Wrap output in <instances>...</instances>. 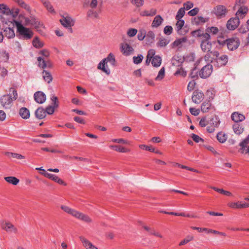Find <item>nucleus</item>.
<instances>
[{"label": "nucleus", "instance_id": "1", "mask_svg": "<svg viewBox=\"0 0 249 249\" xmlns=\"http://www.w3.org/2000/svg\"><path fill=\"white\" fill-rule=\"evenodd\" d=\"M10 92H12V94L4 95L0 99L1 105L6 109L10 108L12 106L13 101L16 100L18 98L17 91L14 88H10Z\"/></svg>", "mask_w": 249, "mask_h": 249}, {"label": "nucleus", "instance_id": "2", "mask_svg": "<svg viewBox=\"0 0 249 249\" xmlns=\"http://www.w3.org/2000/svg\"><path fill=\"white\" fill-rule=\"evenodd\" d=\"M15 24L17 28V32L19 34L20 38L27 40L33 37V33L32 31L24 27L19 21H15Z\"/></svg>", "mask_w": 249, "mask_h": 249}, {"label": "nucleus", "instance_id": "3", "mask_svg": "<svg viewBox=\"0 0 249 249\" xmlns=\"http://www.w3.org/2000/svg\"><path fill=\"white\" fill-rule=\"evenodd\" d=\"M218 42L220 45L226 44L228 49L231 51L237 49L240 43L239 39L236 37L230 38L223 41L218 40Z\"/></svg>", "mask_w": 249, "mask_h": 249}, {"label": "nucleus", "instance_id": "4", "mask_svg": "<svg viewBox=\"0 0 249 249\" xmlns=\"http://www.w3.org/2000/svg\"><path fill=\"white\" fill-rule=\"evenodd\" d=\"M59 21L64 27L71 30V27L74 24L73 19L67 14L62 16Z\"/></svg>", "mask_w": 249, "mask_h": 249}, {"label": "nucleus", "instance_id": "5", "mask_svg": "<svg viewBox=\"0 0 249 249\" xmlns=\"http://www.w3.org/2000/svg\"><path fill=\"white\" fill-rule=\"evenodd\" d=\"M227 13L228 10L224 5H217L213 9V13L218 18L225 17Z\"/></svg>", "mask_w": 249, "mask_h": 249}, {"label": "nucleus", "instance_id": "6", "mask_svg": "<svg viewBox=\"0 0 249 249\" xmlns=\"http://www.w3.org/2000/svg\"><path fill=\"white\" fill-rule=\"evenodd\" d=\"M213 71V66L208 64L204 66L199 71V75L202 78L205 79L209 77Z\"/></svg>", "mask_w": 249, "mask_h": 249}, {"label": "nucleus", "instance_id": "7", "mask_svg": "<svg viewBox=\"0 0 249 249\" xmlns=\"http://www.w3.org/2000/svg\"><path fill=\"white\" fill-rule=\"evenodd\" d=\"M240 24V19L236 17L229 19L227 22V28L229 30H235Z\"/></svg>", "mask_w": 249, "mask_h": 249}, {"label": "nucleus", "instance_id": "8", "mask_svg": "<svg viewBox=\"0 0 249 249\" xmlns=\"http://www.w3.org/2000/svg\"><path fill=\"white\" fill-rule=\"evenodd\" d=\"M24 23L25 25H31L37 28L40 25L41 23L34 17H30V18H25Z\"/></svg>", "mask_w": 249, "mask_h": 249}, {"label": "nucleus", "instance_id": "9", "mask_svg": "<svg viewBox=\"0 0 249 249\" xmlns=\"http://www.w3.org/2000/svg\"><path fill=\"white\" fill-rule=\"evenodd\" d=\"M121 51L124 55L128 56L133 53V48L127 43H123L121 45Z\"/></svg>", "mask_w": 249, "mask_h": 249}, {"label": "nucleus", "instance_id": "10", "mask_svg": "<svg viewBox=\"0 0 249 249\" xmlns=\"http://www.w3.org/2000/svg\"><path fill=\"white\" fill-rule=\"evenodd\" d=\"M2 228L8 233H17L18 232V229L13 224L9 222H6L4 223L2 225Z\"/></svg>", "mask_w": 249, "mask_h": 249}, {"label": "nucleus", "instance_id": "11", "mask_svg": "<svg viewBox=\"0 0 249 249\" xmlns=\"http://www.w3.org/2000/svg\"><path fill=\"white\" fill-rule=\"evenodd\" d=\"M187 41V38L186 37H183L176 39L172 44L171 47L173 49H180L183 46L184 43Z\"/></svg>", "mask_w": 249, "mask_h": 249}, {"label": "nucleus", "instance_id": "12", "mask_svg": "<svg viewBox=\"0 0 249 249\" xmlns=\"http://www.w3.org/2000/svg\"><path fill=\"white\" fill-rule=\"evenodd\" d=\"M229 207L232 209H243L249 207V203H242L240 201L231 202L228 204Z\"/></svg>", "mask_w": 249, "mask_h": 249}, {"label": "nucleus", "instance_id": "13", "mask_svg": "<svg viewBox=\"0 0 249 249\" xmlns=\"http://www.w3.org/2000/svg\"><path fill=\"white\" fill-rule=\"evenodd\" d=\"M74 217L85 222L89 223L92 222V219L87 214L77 211Z\"/></svg>", "mask_w": 249, "mask_h": 249}, {"label": "nucleus", "instance_id": "14", "mask_svg": "<svg viewBox=\"0 0 249 249\" xmlns=\"http://www.w3.org/2000/svg\"><path fill=\"white\" fill-rule=\"evenodd\" d=\"M34 98L36 102L39 104H43L46 99V95L40 91L35 93Z\"/></svg>", "mask_w": 249, "mask_h": 249}, {"label": "nucleus", "instance_id": "15", "mask_svg": "<svg viewBox=\"0 0 249 249\" xmlns=\"http://www.w3.org/2000/svg\"><path fill=\"white\" fill-rule=\"evenodd\" d=\"M203 98L204 94L203 92L198 91H195L193 92L192 99L194 103L196 104H199L203 99Z\"/></svg>", "mask_w": 249, "mask_h": 249}, {"label": "nucleus", "instance_id": "16", "mask_svg": "<svg viewBox=\"0 0 249 249\" xmlns=\"http://www.w3.org/2000/svg\"><path fill=\"white\" fill-rule=\"evenodd\" d=\"M228 56L223 54L217 57V59L213 63H216L215 65H216L217 67H221L225 65L228 62Z\"/></svg>", "mask_w": 249, "mask_h": 249}, {"label": "nucleus", "instance_id": "17", "mask_svg": "<svg viewBox=\"0 0 249 249\" xmlns=\"http://www.w3.org/2000/svg\"><path fill=\"white\" fill-rule=\"evenodd\" d=\"M97 68L102 70L107 74L109 75L110 73V71L108 67L107 63L105 62V60H102L98 65Z\"/></svg>", "mask_w": 249, "mask_h": 249}, {"label": "nucleus", "instance_id": "18", "mask_svg": "<svg viewBox=\"0 0 249 249\" xmlns=\"http://www.w3.org/2000/svg\"><path fill=\"white\" fill-rule=\"evenodd\" d=\"M248 11V9L245 6H241L236 13V17L239 19L243 18Z\"/></svg>", "mask_w": 249, "mask_h": 249}, {"label": "nucleus", "instance_id": "19", "mask_svg": "<svg viewBox=\"0 0 249 249\" xmlns=\"http://www.w3.org/2000/svg\"><path fill=\"white\" fill-rule=\"evenodd\" d=\"M163 18L160 15H157L154 18L151 26L154 28L159 27L163 22Z\"/></svg>", "mask_w": 249, "mask_h": 249}, {"label": "nucleus", "instance_id": "20", "mask_svg": "<svg viewBox=\"0 0 249 249\" xmlns=\"http://www.w3.org/2000/svg\"><path fill=\"white\" fill-rule=\"evenodd\" d=\"M231 118L232 120L236 123L243 121L245 119V117L244 115L237 112H233L231 114Z\"/></svg>", "mask_w": 249, "mask_h": 249}, {"label": "nucleus", "instance_id": "21", "mask_svg": "<svg viewBox=\"0 0 249 249\" xmlns=\"http://www.w3.org/2000/svg\"><path fill=\"white\" fill-rule=\"evenodd\" d=\"M201 48L204 52H209L212 48V43L210 41L202 40L201 43Z\"/></svg>", "mask_w": 249, "mask_h": 249}, {"label": "nucleus", "instance_id": "22", "mask_svg": "<svg viewBox=\"0 0 249 249\" xmlns=\"http://www.w3.org/2000/svg\"><path fill=\"white\" fill-rule=\"evenodd\" d=\"M157 10L151 8L149 10H145L142 11L140 15L143 17H152L157 14Z\"/></svg>", "mask_w": 249, "mask_h": 249}, {"label": "nucleus", "instance_id": "23", "mask_svg": "<svg viewBox=\"0 0 249 249\" xmlns=\"http://www.w3.org/2000/svg\"><path fill=\"white\" fill-rule=\"evenodd\" d=\"M35 115L37 118L42 119L46 116L45 110L42 107H38L35 112Z\"/></svg>", "mask_w": 249, "mask_h": 249}, {"label": "nucleus", "instance_id": "24", "mask_svg": "<svg viewBox=\"0 0 249 249\" xmlns=\"http://www.w3.org/2000/svg\"><path fill=\"white\" fill-rule=\"evenodd\" d=\"M220 121L217 116H214L210 119L209 124L214 127H217L220 124Z\"/></svg>", "mask_w": 249, "mask_h": 249}, {"label": "nucleus", "instance_id": "25", "mask_svg": "<svg viewBox=\"0 0 249 249\" xmlns=\"http://www.w3.org/2000/svg\"><path fill=\"white\" fill-rule=\"evenodd\" d=\"M20 116L24 119H28L30 117L29 110L26 107H22L19 112Z\"/></svg>", "mask_w": 249, "mask_h": 249}, {"label": "nucleus", "instance_id": "26", "mask_svg": "<svg viewBox=\"0 0 249 249\" xmlns=\"http://www.w3.org/2000/svg\"><path fill=\"white\" fill-rule=\"evenodd\" d=\"M232 128L234 132L237 135L242 134L244 131V128L243 126L238 123H236L233 124Z\"/></svg>", "mask_w": 249, "mask_h": 249}, {"label": "nucleus", "instance_id": "27", "mask_svg": "<svg viewBox=\"0 0 249 249\" xmlns=\"http://www.w3.org/2000/svg\"><path fill=\"white\" fill-rule=\"evenodd\" d=\"M4 178L6 181L14 185H17L19 182V180L15 177H6Z\"/></svg>", "mask_w": 249, "mask_h": 249}, {"label": "nucleus", "instance_id": "28", "mask_svg": "<svg viewBox=\"0 0 249 249\" xmlns=\"http://www.w3.org/2000/svg\"><path fill=\"white\" fill-rule=\"evenodd\" d=\"M4 36L8 38H13L15 36V32L13 29L11 28H6L4 30Z\"/></svg>", "mask_w": 249, "mask_h": 249}, {"label": "nucleus", "instance_id": "29", "mask_svg": "<svg viewBox=\"0 0 249 249\" xmlns=\"http://www.w3.org/2000/svg\"><path fill=\"white\" fill-rule=\"evenodd\" d=\"M0 13L6 15L12 14L10 9L4 4H0Z\"/></svg>", "mask_w": 249, "mask_h": 249}, {"label": "nucleus", "instance_id": "30", "mask_svg": "<svg viewBox=\"0 0 249 249\" xmlns=\"http://www.w3.org/2000/svg\"><path fill=\"white\" fill-rule=\"evenodd\" d=\"M161 63V58L158 55L154 56L152 59L151 63L153 67H159Z\"/></svg>", "mask_w": 249, "mask_h": 249}, {"label": "nucleus", "instance_id": "31", "mask_svg": "<svg viewBox=\"0 0 249 249\" xmlns=\"http://www.w3.org/2000/svg\"><path fill=\"white\" fill-rule=\"evenodd\" d=\"M61 209L62 210H63L66 213L71 215L72 216H73L74 217L75 214L77 212L76 210L72 209L70 208L69 207L65 206V205H61Z\"/></svg>", "mask_w": 249, "mask_h": 249}, {"label": "nucleus", "instance_id": "32", "mask_svg": "<svg viewBox=\"0 0 249 249\" xmlns=\"http://www.w3.org/2000/svg\"><path fill=\"white\" fill-rule=\"evenodd\" d=\"M42 76L44 80L48 83H50L52 81L53 77L52 75L49 72L45 70H43L42 72Z\"/></svg>", "mask_w": 249, "mask_h": 249}, {"label": "nucleus", "instance_id": "33", "mask_svg": "<svg viewBox=\"0 0 249 249\" xmlns=\"http://www.w3.org/2000/svg\"><path fill=\"white\" fill-rule=\"evenodd\" d=\"M207 19L202 16H197L194 18L193 23L196 25H199L206 22Z\"/></svg>", "mask_w": 249, "mask_h": 249}, {"label": "nucleus", "instance_id": "34", "mask_svg": "<svg viewBox=\"0 0 249 249\" xmlns=\"http://www.w3.org/2000/svg\"><path fill=\"white\" fill-rule=\"evenodd\" d=\"M103 60H105V62H106L107 63L109 62L113 66L115 65V57L112 53H110L106 58Z\"/></svg>", "mask_w": 249, "mask_h": 249}, {"label": "nucleus", "instance_id": "35", "mask_svg": "<svg viewBox=\"0 0 249 249\" xmlns=\"http://www.w3.org/2000/svg\"><path fill=\"white\" fill-rule=\"evenodd\" d=\"M211 106H212V104L209 101H207V102H206V101L204 102L201 105V111L203 112H207L210 109Z\"/></svg>", "mask_w": 249, "mask_h": 249}, {"label": "nucleus", "instance_id": "36", "mask_svg": "<svg viewBox=\"0 0 249 249\" xmlns=\"http://www.w3.org/2000/svg\"><path fill=\"white\" fill-rule=\"evenodd\" d=\"M5 155L8 157H12L18 160L25 159V157L21 154L12 152H5Z\"/></svg>", "mask_w": 249, "mask_h": 249}, {"label": "nucleus", "instance_id": "37", "mask_svg": "<svg viewBox=\"0 0 249 249\" xmlns=\"http://www.w3.org/2000/svg\"><path fill=\"white\" fill-rule=\"evenodd\" d=\"M146 31L145 29L141 28L138 31L137 37L139 40L142 41L146 37Z\"/></svg>", "mask_w": 249, "mask_h": 249}, {"label": "nucleus", "instance_id": "38", "mask_svg": "<svg viewBox=\"0 0 249 249\" xmlns=\"http://www.w3.org/2000/svg\"><path fill=\"white\" fill-rule=\"evenodd\" d=\"M109 147L111 149L114 150L116 151L121 153H126L129 151V150L124 148L123 147L117 145H110Z\"/></svg>", "mask_w": 249, "mask_h": 249}, {"label": "nucleus", "instance_id": "39", "mask_svg": "<svg viewBox=\"0 0 249 249\" xmlns=\"http://www.w3.org/2000/svg\"><path fill=\"white\" fill-rule=\"evenodd\" d=\"M170 42V40L167 38H160L157 43V46L163 47L166 46L167 44H168Z\"/></svg>", "mask_w": 249, "mask_h": 249}, {"label": "nucleus", "instance_id": "40", "mask_svg": "<svg viewBox=\"0 0 249 249\" xmlns=\"http://www.w3.org/2000/svg\"><path fill=\"white\" fill-rule=\"evenodd\" d=\"M178 21L176 23V30L178 34H181V29L183 26L184 24V21L183 19H177Z\"/></svg>", "mask_w": 249, "mask_h": 249}, {"label": "nucleus", "instance_id": "41", "mask_svg": "<svg viewBox=\"0 0 249 249\" xmlns=\"http://www.w3.org/2000/svg\"><path fill=\"white\" fill-rule=\"evenodd\" d=\"M44 6L47 8L48 11L52 13V14H54L55 11L54 9L53 8V6L51 4V3L48 1H45L43 2Z\"/></svg>", "mask_w": 249, "mask_h": 249}, {"label": "nucleus", "instance_id": "42", "mask_svg": "<svg viewBox=\"0 0 249 249\" xmlns=\"http://www.w3.org/2000/svg\"><path fill=\"white\" fill-rule=\"evenodd\" d=\"M155 37V35L154 33L152 31H148L147 33H146V39L149 42H153Z\"/></svg>", "mask_w": 249, "mask_h": 249}, {"label": "nucleus", "instance_id": "43", "mask_svg": "<svg viewBox=\"0 0 249 249\" xmlns=\"http://www.w3.org/2000/svg\"><path fill=\"white\" fill-rule=\"evenodd\" d=\"M165 76V69L162 67L159 71L157 76L155 78L156 81L161 80Z\"/></svg>", "mask_w": 249, "mask_h": 249}, {"label": "nucleus", "instance_id": "44", "mask_svg": "<svg viewBox=\"0 0 249 249\" xmlns=\"http://www.w3.org/2000/svg\"><path fill=\"white\" fill-rule=\"evenodd\" d=\"M171 62L174 66H179L182 62V59L178 56H174L172 59Z\"/></svg>", "mask_w": 249, "mask_h": 249}, {"label": "nucleus", "instance_id": "45", "mask_svg": "<svg viewBox=\"0 0 249 249\" xmlns=\"http://www.w3.org/2000/svg\"><path fill=\"white\" fill-rule=\"evenodd\" d=\"M217 140L221 143H224L227 140V137L225 134L221 132L218 133L216 135Z\"/></svg>", "mask_w": 249, "mask_h": 249}, {"label": "nucleus", "instance_id": "46", "mask_svg": "<svg viewBox=\"0 0 249 249\" xmlns=\"http://www.w3.org/2000/svg\"><path fill=\"white\" fill-rule=\"evenodd\" d=\"M15 1L21 7L26 9L27 11H30V7L27 5L23 0H15Z\"/></svg>", "mask_w": 249, "mask_h": 249}, {"label": "nucleus", "instance_id": "47", "mask_svg": "<svg viewBox=\"0 0 249 249\" xmlns=\"http://www.w3.org/2000/svg\"><path fill=\"white\" fill-rule=\"evenodd\" d=\"M194 239V236L192 235H188L186 237L182 240L179 243V246H183L184 245L186 244L188 242L192 241Z\"/></svg>", "mask_w": 249, "mask_h": 249}, {"label": "nucleus", "instance_id": "48", "mask_svg": "<svg viewBox=\"0 0 249 249\" xmlns=\"http://www.w3.org/2000/svg\"><path fill=\"white\" fill-rule=\"evenodd\" d=\"M143 59V56L142 54H139L137 56H134L133 57V63L135 64H139L141 63Z\"/></svg>", "mask_w": 249, "mask_h": 249}, {"label": "nucleus", "instance_id": "49", "mask_svg": "<svg viewBox=\"0 0 249 249\" xmlns=\"http://www.w3.org/2000/svg\"><path fill=\"white\" fill-rule=\"evenodd\" d=\"M185 13L184 8H180L178 11L176 18L177 19H181L184 15Z\"/></svg>", "mask_w": 249, "mask_h": 249}, {"label": "nucleus", "instance_id": "50", "mask_svg": "<svg viewBox=\"0 0 249 249\" xmlns=\"http://www.w3.org/2000/svg\"><path fill=\"white\" fill-rule=\"evenodd\" d=\"M41 174L44 175L45 177L48 178L49 179H51L54 181H55L58 177L54 174L49 173L47 172L41 173Z\"/></svg>", "mask_w": 249, "mask_h": 249}, {"label": "nucleus", "instance_id": "51", "mask_svg": "<svg viewBox=\"0 0 249 249\" xmlns=\"http://www.w3.org/2000/svg\"><path fill=\"white\" fill-rule=\"evenodd\" d=\"M33 45L36 48H39L43 46L42 43L39 40L37 37H36L34 39L33 41Z\"/></svg>", "mask_w": 249, "mask_h": 249}, {"label": "nucleus", "instance_id": "52", "mask_svg": "<svg viewBox=\"0 0 249 249\" xmlns=\"http://www.w3.org/2000/svg\"><path fill=\"white\" fill-rule=\"evenodd\" d=\"M37 61L38 62V67L44 69L47 67V64L43 58L41 57H37Z\"/></svg>", "mask_w": 249, "mask_h": 249}, {"label": "nucleus", "instance_id": "53", "mask_svg": "<svg viewBox=\"0 0 249 249\" xmlns=\"http://www.w3.org/2000/svg\"><path fill=\"white\" fill-rule=\"evenodd\" d=\"M206 94V96L209 98V101L212 100L215 96L214 91L212 89L207 90Z\"/></svg>", "mask_w": 249, "mask_h": 249}, {"label": "nucleus", "instance_id": "54", "mask_svg": "<svg viewBox=\"0 0 249 249\" xmlns=\"http://www.w3.org/2000/svg\"><path fill=\"white\" fill-rule=\"evenodd\" d=\"M139 147L142 149H144L150 152H155V148L152 146H148L145 144H140Z\"/></svg>", "mask_w": 249, "mask_h": 249}, {"label": "nucleus", "instance_id": "55", "mask_svg": "<svg viewBox=\"0 0 249 249\" xmlns=\"http://www.w3.org/2000/svg\"><path fill=\"white\" fill-rule=\"evenodd\" d=\"M206 31H207V32L211 33L212 34L215 35L218 33L219 30H218V28H217L216 27H211L208 28L206 30Z\"/></svg>", "mask_w": 249, "mask_h": 249}, {"label": "nucleus", "instance_id": "56", "mask_svg": "<svg viewBox=\"0 0 249 249\" xmlns=\"http://www.w3.org/2000/svg\"><path fill=\"white\" fill-rule=\"evenodd\" d=\"M239 31L242 34H245L249 31V27L247 24L242 25L239 28Z\"/></svg>", "mask_w": 249, "mask_h": 249}, {"label": "nucleus", "instance_id": "57", "mask_svg": "<svg viewBox=\"0 0 249 249\" xmlns=\"http://www.w3.org/2000/svg\"><path fill=\"white\" fill-rule=\"evenodd\" d=\"M138 30L134 28H130L127 32V35L129 37L134 36L137 33Z\"/></svg>", "mask_w": 249, "mask_h": 249}, {"label": "nucleus", "instance_id": "58", "mask_svg": "<svg viewBox=\"0 0 249 249\" xmlns=\"http://www.w3.org/2000/svg\"><path fill=\"white\" fill-rule=\"evenodd\" d=\"M111 141L113 142H116L118 143H124L126 144H129L130 142L128 141L125 140L123 139H113L111 140Z\"/></svg>", "mask_w": 249, "mask_h": 249}, {"label": "nucleus", "instance_id": "59", "mask_svg": "<svg viewBox=\"0 0 249 249\" xmlns=\"http://www.w3.org/2000/svg\"><path fill=\"white\" fill-rule=\"evenodd\" d=\"M164 33L166 35H170L173 32V28L171 26H166L163 30Z\"/></svg>", "mask_w": 249, "mask_h": 249}, {"label": "nucleus", "instance_id": "60", "mask_svg": "<svg viewBox=\"0 0 249 249\" xmlns=\"http://www.w3.org/2000/svg\"><path fill=\"white\" fill-rule=\"evenodd\" d=\"M51 99L52 101L53 106L55 107H58V101L57 97L55 95H53L51 97Z\"/></svg>", "mask_w": 249, "mask_h": 249}, {"label": "nucleus", "instance_id": "61", "mask_svg": "<svg viewBox=\"0 0 249 249\" xmlns=\"http://www.w3.org/2000/svg\"><path fill=\"white\" fill-rule=\"evenodd\" d=\"M196 85V82L195 80H192L189 82L187 86V89L189 91H191L194 90Z\"/></svg>", "mask_w": 249, "mask_h": 249}, {"label": "nucleus", "instance_id": "62", "mask_svg": "<svg viewBox=\"0 0 249 249\" xmlns=\"http://www.w3.org/2000/svg\"><path fill=\"white\" fill-rule=\"evenodd\" d=\"M191 34L195 37H201L202 36L203 32L200 30H197L192 32Z\"/></svg>", "mask_w": 249, "mask_h": 249}, {"label": "nucleus", "instance_id": "63", "mask_svg": "<svg viewBox=\"0 0 249 249\" xmlns=\"http://www.w3.org/2000/svg\"><path fill=\"white\" fill-rule=\"evenodd\" d=\"M56 108L54 106H49L48 107L46 110V113H48V114H53L54 112V108Z\"/></svg>", "mask_w": 249, "mask_h": 249}, {"label": "nucleus", "instance_id": "64", "mask_svg": "<svg viewBox=\"0 0 249 249\" xmlns=\"http://www.w3.org/2000/svg\"><path fill=\"white\" fill-rule=\"evenodd\" d=\"M193 3L190 1H187L183 4L184 10H188L193 7Z\"/></svg>", "mask_w": 249, "mask_h": 249}]
</instances>
